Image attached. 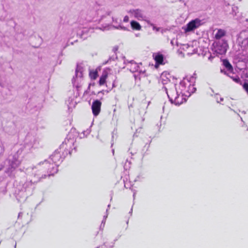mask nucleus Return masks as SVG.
<instances>
[{
    "instance_id": "25",
    "label": "nucleus",
    "mask_w": 248,
    "mask_h": 248,
    "mask_svg": "<svg viewBox=\"0 0 248 248\" xmlns=\"http://www.w3.org/2000/svg\"><path fill=\"white\" fill-rule=\"evenodd\" d=\"M225 7H224V10L226 12L227 14H229V12H231V7H230L229 3L225 2Z\"/></svg>"
},
{
    "instance_id": "12",
    "label": "nucleus",
    "mask_w": 248,
    "mask_h": 248,
    "mask_svg": "<svg viewBox=\"0 0 248 248\" xmlns=\"http://www.w3.org/2000/svg\"><path fill=\"white\" fill-rule=\"evenodd\" d=\"M128 13L133 14L134 17L138 20H145V16L143 15V11L140 9H131L128 11Z\"/></svg>"
},
{
    "instance_id": "42",
    "label": "nucleus",
    "mask_w": 248,
    "mask_h": 248,
    "mask_svg": "<svg viewBox=\"0 0 248 248\" xmlns=\"http://www.w3.org/2000/svg\"><path fill=\"white\" fill-rule=\"evenodd\" d=\"M3 168V166L1 165L0 167V171Z\"/></svg>"
},
{
    "instance_id": "47",
    "label": "nucleus",
    "mask_w": 248,
    "mask_h": 248,
    "mask_svg": "<svg viewBox=\"0 0 248 248\" xmlns=\"http://www.w3.org/2000/svg\"><path fill=\"white\" fill-rule=\"evenodd\" d=\"M112 152L113 154L114 155V149L112 150Z\"/></svg>"
},
{
    "instance_id": "24",
    "label": "nucleus",
    "mask_w": 248,
    "mask_h": 248,
    "mask_svg": "<svg viewBox=\"0 0 248 248\" xmlns=\"http://www.w3.org/2000/svg\"><path fill=\"white\" fill-rule=\"evenodd\" d=\"M98 74L97 71H93L90 72V76L93 79H95L97 77Z\"/></svg>"
},
{
    "instance_id": "4",
    "label": "nucleus",
    "mask_w": 248,
    "mask_h": 248,
    "mask_svg": "<svg viewBox=\"0 0 248 248\" xmlns=\"http://www.w3.org/2000/svg\"><path fill=\"white\" fill-rule=\"evenodd\" d=\"M33 175L34 173L40 174L41 178H46V176H50L56 173L58 171L57 167L51 164L48 160L41 162L34 167L31 168Z\"/></svg>"
},
{
    "instance_id": "39",
    "label": "nucleus",
    "mask_w": 248,
    "mask_h": 248,
    "mask_svg": "<svg viewBox=\"0 0 248 248\" xmlns=\"http://www.w3.org/2000/svg\"><path fill=\"white\" fill-rule=\"evenodd\" d=\"M132 211H133V209H132V208L131 209V210H130V211L129 213L130 214V216H131V215H132Z\"/></svg>"
},
{
    "instance_id": "10",
    "label": "nucleus",
    "mask_w": 248,
    "mask_h": 248,
    "mask_svg": "<svg viewBox=\"0 0 248 248\" xmlns=\"http://www.w3.org/2000/svg\"><path fill=\"white\" fill-rule=\"evenodd\" d=\"M82 77V67L80 66L77 65V68L76 69L75 71V77H74L72 82L73 84V86H75L76 87L77 89L80 87V86H79L78 84H76V78H81Z\"/></svg>"
},
{
    "instance_id": "35",
    "label": "nucleus",
    "mask_w": 248,
    "mask_h": 248,
    "mask_svg": "<svg viewBox=\"0 0 248 248\" xmlns=\"http://www.w3.org/2000/svg\"><path fill=\"white\" fill-rule=\"evenodd\" d=\"M170 44L171 45L173 46L174 45V39H172L171 41H170Z\"/></svg>"
},
{
    "instance_id": "5",
    "label": "nucleus",
    "mask_w": 248,
    "mask_h": 248,
    "mask_svg": "<svg viewBox=\"0 0 248 248\" xmlns=\"http://www.w3.org/2000/svg\"><path fill=\"white\" fill-rule=\"evenodd\" d=\"M24 147L21 146L16 152L13 155H10L6 162H7V168L5 172L9 175L20 164V156L24 150Z\"/></svg>"
},
{
    "instance_id": "51",
    "label": "nucleus",
    "mask_w": 248,
    "mask_h": 248,
    "mask_svg": "<svg viewBox=\"0 0 248 248\" xmlns=\"http://www.w3.org/2000/svg\"><path fill=\"white\" fill-rule=\"evenodd\" d=\"M175 43H176V45H177L178 46V44H177V41H175Z\"/></svg>"
},
{
    "instance_id": "14",
    "label": "nucleus",
    "mask_w": 248,
    "mask_h": 248,
    "mask_svg": "<svg viewBox=\"0 0 248 248\" xmlns=\"http://www.w3.org/2000/svg\"><path fill=\"white\" fill-rule=\"evenodd\" d=\"M226 32L222 29H218L215 35L216 40H221V38L226 35Z\"/></svg>"
},
{
    "instance_id": "8",
    "label": "nucleus",
    "mask_w": 248,
    "mask_h": 248,
    "mask_svg": "<svg viewBox=\"0 0 248 248\" xmlns=\"http://www.w3.org/2000/svg\"><path fill=\"white\" fill-rule=\"evenodd\" d=\"M234 59L238 62H246L248 60V49L243 48L237 51L234 55Z\"/></svg>"
},
{
    "instance_id": "57",
    "label": "nucleus",
    "mask_w": 248,
    "mask_h": 248,
    "mask_svg": "<svg viewBox=\"0 0 248 248\" xmlns=\"http://www.w3.org/2000/svg\"><path fill=\"white\" fill-rule=\"evenodd\" d=\"M246 77H247V78H248V75H247Z\"/></svg>"
},
{
    "instance_id": "22",
    "label": "nucleus",
    "mask_w": 248,
    "mask_h": 248,
    "mask_svg": "<svg viewBox=\"0 0 248 248\" xmlns=\"http://www.w3.org/2000/svg\"><path fill=\"white\" fill-rule=\"evenodd\" d=\"M238 8L236 6L231 7V12H229V14H232L233 16L236 15L237 12Z\"/></svg>"
},
{
    "instance_id": "15",
    "label": "nucleus",
    "mask_w": 248,
    "mask_h": 248,
    "mask_svg": "<svg viewBox=\"0 0 248 248\" xmlns=\"http://www.w3.org/2000/svg\"><path fill=\"white\" fill-rule=\"evenodd\" d=\"M227 76L231 78L236 83L240 84H242L239 77L237 75H235L234 73L230 72V73H228Z\"/></svg>"
},
{
    "instance_id": "1",
    "label": "nucleus",
    "mask_w": 248,
    "mask_h": 248,
    "mask_svg": "<svg viewBox=\"0 0 248 248\" xmlns=\"http://www.w3.org/2000/svg\"><path fill=\"white\" fill-rule=\"evenodd\" d=\"M196 74H194V76H191L189 79L187 78H184V79L180 82V86L181 88L180 89V93L182 94L181 96H180V94H179V92L175 87L176 85H173L172 88H170L169 92L166 87H163L171 103H174L176 105H180L183 103L184 100L186 101V99L183 97V95L185 93H183V92L186 89V85L187 84L186 82V80L188 83L195 82L196 78L194 76Z\"/></svg>"
},
{
    "instance_id": "46",
    "label": "nucleus",
    "mask_w": 248,
    "mask_h": 248,
    "mask_svg": "<svg viewBox=\"0 0 248 248\" xmlns=\"http://www.w3.org/2000/svg\"><path fill=\"white\" fill-rule=\"evenodd\" d=\"M220 100L221 101H223V98H222V97H220Z\"/></svg>"
},
{
    "instance_id": "13",
    "label": "nucleus",
    "mask_w": 248,
    "mask_h": 248,
    "mask_svg": "<svg viewBox=\"0 0 248 248\" xmlns=\"http://www.w3.org/2000/svg\"><path fill=\"white\" fill-rule=\"evenodd\" d=\"M29 140H30L29 144L32 146V147L35 146L37 144H38V140L33 136L28 135L26 138V140L27 141Z\"/></svg>"
},
{
    "instance_id": "7",
    "label": "nucleus",
    "mask_w": 248,
    "mask_h": 248,
    "mask_svg": "<svg viewBox=\"0 0 248 248\" xmlns=\"http://www.w3.org/2000/svg\"><path fill=\"white\" fill-rule=\"evenodd\" d=\"M203 24L202 20L199 18H196L190 21L186 27L183 28L186 32H190L199 28Z\"/></svg>"
},
{
    "instance_id": "27",
    "label": "nucleus",
    "mask_w": 248,
    "mask_h": 248,
    "mask_svg": "<svg viewBox=\"0 0 248 248\" xmlns=\"http://www.w3.org/2000/svg\"><path fill=\"white\" fill-rule=\"evenodd\" d=\"M196 89L193 87V85H192V87H191V84L189 83V89L187 90L188 92H190L191 93H194L196 91Z\"/></svg>"
},
{
    "instance_id": "45",
    "label": "nucleus",
    "mask_w": 248,
    "mask_h": 248,
    "mask_svg": "<svg viewBox=\"0 0 248 248\" xmlns=\"http://www.w3.org/2000/svg\"><path fill=\"white\" fill-rule=\"evenodd\" d=\"M130 153H131V155H134L135 154H136V152L133 153V152H131Z\"/></svg>"
},
{
    "instance_id": "49",
    "label": "nucleus",
    "mask_w": 248,
    "mask_h": 248,
    "mask_svg": "<svg viewBox=\"0 0 248 248\" xmlns=\"http://www.w3.org/2000/svg\"><path fill=\"white\" fill-rule=\"evenodd\" d=\"M135 193H134V194H133V198H134V199H135Z\"/></svg>"
},
{
    "instance_id": "30",
    "label": "nucleus",
    "mask_w": 248,
    "mask_h": 248,
    "mask_svg": "<svg viewBox=\"0 0 248 248\" xmlns=\"http://www.w3.org/2000/svg\"><path fill=\"white\" fill-rule=\"evenodd\" d=\"M129 20V17L127 16H126L124 18V22H127Z\"/></svg>"
},
{
    "instance_id": "52",
    "label": "nucleus",
    "mask_w": 248,
    "mask_h": 248,
    "mask_svg": "<svg viewBox=\"0 0 248 248\" xmlns=\"http://www.w3.org/2000/svg\"><path fill=\"white\" fill-rule=\"evenodd\" d=\"M149 147V144H148L147 146V148H148Z\"/></svg>"
},
{
    "instance_id": "38",
    "label": "nucleus",
    "mask_w": 248,
    "mask_h": 248,
    "mask_svg": "<svg viewBox=\"0 0 248 248\" xmlns=\"http://www.w3.org/2000/svg\"><path fill=\"white\" fill-rule=\"evenodd\" d=\"M104 90H102V91H99V92H98V94H100V93L104 94Z\"/></svg>"
},
{
    "instance_id": "23",
    "label": "nucleus",
    "mask_w": 248,
    "mask_h": 248,
    "mask_svg": "<svg viewBox=\"0 0 248 248\" xmlns=\"http://www.w3.org/2000/svg\"><path fill=\"white\" fill-rule=\"evenodd\" d=\"M5 151L3 143L0 140V156L3 155Z\"/></svg>"
},
{
    "instance_id": "28",
    "label": "nucleus",
    "mask_w": 248,
    "mask_h": 248,
    "mask_svg": "<svg viewBox=\"0 0 248 248\" xmlns=\"http://www.w3.org/2000/svg\"><path fill=\"white\" fill-rule=\"evenodd\" d=\"M142 130V125L141 126H140L139 128L137 129L136 130V132L135 133V134H134V137H137L138 135H137V134L138 133H140V132L141 130Z\"/></svg>"
},
{
    "instance_id": "36",
    "label": "nucleus",
    "mask_w": 248,
    "mask_h": 248,
    "mask_svg": "<svg viewBox=\"0 0 248 248\" xmlns=\"http://www.w3.org/2000/svg\"><path fill=\"white\" fill-rule=\"evenodd\" d=\"M214 58V57L212 56L211 55L208 57V60L210 61H212V60Z\"/></svg>"
},
{
    "instance_id": "40",
    "label": "nucleus",
    "mask_w": 248,
    "mask_h": 248,
    "mask_svg": "<svg viewBox=\"0 0 248 248\" xmlns=\"http://www.w3.org/2000/svg\"><path fill=\"white\" fill-rule=\"evenodd\" d=\"M22 216V213L20 212L18 214V217Z\"/></svg>"
},
{
    "instance_id": "16",
    "label": "nucleus",
    "mask_w": 248,
    "mask_h": 248,
    "mask_svg": "<svg viewBox=\"0 0 248 248\" xmlns=\"http://www.w3.org/2000/svg\"><path fill=\"white\" fill-rule=\"evenodd\" d=\"M155 60L156 64H163L164 60V56L162 54L157 53L155 57Z\"/></svg>"
},
{
    "instance_id": "3",
    "label": "nucleus",
    "mask_w": 248,
    "mask_h": 248,
    "mask_svg": "<svg viewBox=\"0 0 248 248\" xmlns=\"http://www.w3.org/2000/svg\"><path fill=\"white\" fill-rule=\"evenodd\" d=\"M74 144V140H65L60 147L54 151L50 156V159L55 164L54 166L57 167L58 164L62 162L68 154H71L72 150H70V148L71 145Z\"/></svg>"
},
{
    "instance_id": "18",
    "label": "nucleus",
    "mask_w": 248,
    "mask_h": 248,
    "mask_svg": "<svg viewBox=\"0 0 248 248\" xmlns=\"http://www.w3.org/2000/svg\"><path fill=\"white\" fill-rule=\"evenodd\" d=\"M131 26L133 30H140L141 29V26L136 21L133 20L130 23Z\"/></svg>"
},
{
    "instance_id": "6",
    "label": "nucleus",
    "mask_w": 248,
    "mask_h": 248,
    "mask_svg": "<svg viewBox=\"0 0 248 248\" xmlns=\"http://www.w3.org/2000/svg\"><path fill=\"white\" fill-rule=\"evenodd\" d=\"M213 46L214 52L219 55L225 54L228 48L227 42L224 39L216 40Z\"/></svg>"
},
{
    "instance_id": "48",
    "label": "nucleus",
    "mask_w": 248,
    "mask_h": 248,
    "mask_svg": "<svg viewBox=\"0 0 248 248\" xmlns=\"http://www.w3.org/2000/svg\"><path fill=\"white\" fill-rule=\"evenodd\" d=\"M144 121V118H142V119H141L142 122H143Z\"/></svg>"
},
{
    "instance_id": "11",
    "label": "nucleus",
    "mask_w": 248,
    "mask_h": 248,
    "mask_svg": "<svg viewBox=\"0 0 248 248\" xmlns=\"http://www.w3.org/2000/svg\"><path fill=\"white\" fill-rule=\"evenodd\" d=\"M101 106V102L99 100H96L93 102L92 106V109L93 113L94 116H97L100 113Z\"/></svg>"
},
{
    "instance_id": "19",
    "label": "nucleus",
    "mask_w": 248,
    "mask_h": 248,
    "mask_svg": "<svg viewBox=\"0 0 248 248\" xmlns=\"http://www.w3.org/2000/svg\"><path fill=\"white\" fill-rule=\"evenodd\" d=\"M5 131L9 135L14 134L16 132L15 126L13 125L7 126V128L5 129Z\"/></svg>"
},
{
    "instance_id": "2",
    "label": "nucleus",
    "mask_w": 248,
    "mask_h": 248,
    "mask_svg": "<svg viewBox=\"0 0 248 248\" xmlns=\"http://www.w3.org/2000/svg\"><path fill=\"white\" fill-rule=\"evenodd\" d=\"M40 174L34 173V179L26 181L22 186H19L15 191V196L19 202H24L26 199L31 195L35 188V183L41 180Z\"/></svg>"
},
{
    "instance_id": "43",
    "label": "nucleus",
    "mask_w": 248,
    "mask_h": 248,
    "mask_svg": "<svg viewBox=\"0 0 248 248\" xmlns=\"http://www.w3.org/2000/svg\"><path fill=\"white\" fill-rule=\"evenodd\" d=\"M103 224H101L100 227V229H103V228H104V227H103Z\"/></svg>"
},
{
    "instance_id": "44",
    "label": "nucleus",
    "mask_w": 248,
    "mask_h": 248,
    "mask_svg": "<svg viewBox=\"0 0 248 248\" xmlns=\"http://www.w3.org/2000/svg\"><path fill=\"white\" fill-rule=\"evenodd\" d=\"M111 59H112L113 60H114V58H112V57H111V58H110L109 59L108 61H109H109H110Z\"/></svg>"
},
{
    "instance_id": "32",
    "label": "nucleus",
    "mask_w": 248,
    "mask_h": 248,
    "mask_svg": "<svg viewBox=\"0 0 248 248\" xmlns=\"http://www.w3.org/2000/svg\"><path fill=\"white\" fill-rule=\"evenodd\" d=\"M146 22L148 25H150L151 26H154V24L152 23L149 20H147L146 21Z\"/></svg>"
},
{
    "instance_id": "21",
    "label": "nucleus",
    "mask_w": 248,
    "mask_h": 248,
    "mask_svg": "<svg viewBox=\"0 0 248 248\" xmlns=\"http://www.w3.org/2000/svg\"><path fill=\"white\" fill-rule=\"evenodd\" d=\"M107 77V74H103L101 76V77L100 78L99 80V84L101 86L105 83Z\"/></svg>"
},
{
    "instance_id": "31",
    "label": "nucleus",
    "mask_w": 248,
    "mask_h": 248,
    "mask_svg": "<svg viewBox=\"0 0 248 248\" xmlns=\"http://www.w3.org/2000/svg\"><path fill=\"white\" fill-rule=\"evenodd\" d=\"M118 49V47L117 46H115V47H113V51L115 52H116V51H117Z\"/></svg>"
},
{
    "instance_id": "29",
    "label": "nucleus",
    "mask_w": 248,
    "mask_h": 248,
    "mask_svg": "<svg viewBox=\"0 0 248 248\" xmlns=\"http://www.w3.org/2000/svg\"><path fill=\"white\" fill-rule=\"evenodd\" d=\"M114 28H116V29H122V30H126V28L124 27H122L120 25H119V26L118 27H115L114 26Z\"/></svg>"
},
{
    "instance_id": "55",
    "label": "nucleus",
    "mask_w": 248,
    "mask_h": 248,
    "mask_svg": "<svg viewBox=\"0 0 248 248\" xmlns=\"http://www.w3.org/2000/svg\"><path fill=\"white\" fill-rule=\"evenodd\" d=\"M16 248V244L15 245V248Z\"/></svg>"
},
{
    "instance_id": "34",
    "label": "nucleus",
    "mask_w": 248,
    "mask_h": 248,
    "mask_svg": "<svg viewBox=\"0 0 248 248\" xmlns=\"http://www.w3.org/2000/svg\"><path fill=\"white\" fill-rule=\"evenodd\" d=\"M153 29L154 30H155L157 31H159V28H156L154 25L153 26Z\"/></svg>"
},
{
    "instance_id": "20",
    "label": "nucleus",
    "mask_w": 248,
    "mask_h": 248,
    "mask_svg": "<svg viewBox=\"0 0 248 248\" xmlns=\"http://www.w3.org/2000/svg\"><path fill=\"white\" fill-rule=\"evenodd\" d=\"M132 61L131 62L132 64L131 67L130 69V71L132 72L138 71L140 68L139 66L136 63H132Z\"/></svg>"
},
{
    "instance_id": "54",
    "label": "nucleus",
    "mask_w": 248,
    "mask_h": 248,
    "mask_svg": "<svg viewBox=\"0 0 248 248\" xmlns=\"http://www.w3.org/2000/svg\"><path fill=\"white\" fill-rule=\"evenodd\" d=\"M27 170H30V168H28Z\"/></svg>"
},
{
    "instance_id": "53",
    "label": "nucleus",
    "mask_w": 248,
    "mask_h": 248,
    "mask_svg": "<svg viewBox=\"0 0 248 248\" xmlns=\"http://www.w3.org/2000/svg\"><path fill=\"white\" fill-rule=\"evenodd\" d=\"M110 207V204H108V207L109 208Z\"/></svg>"
},
{
    "instance_id": "33",
    "label": "nucleus",
    "mask_w": 248,
    "mask_h": 248,
    "mask_svg": "<svg viewBox=\"0 0 248 248\" xmlns=\"http://www.w3.org/2000/svg\"><path fill=\"white\" fill-rule=\"evenodd\" d=\"M220 72L222 73H224L225 75H227L228 74V73H227V72L225 70L221 69Z\"/></svg>"
},
{
    "instance_id": "50",
    "label": "nucleus",
    "mask_w": 248,
    "mask_h": 248,
    "mask_svg": "<svg viewBox=\"0 0 248 248\" xmlns=\"http://www.w3.org/2000/svg\"><path fill=\"white\" fill-rule=\"evenodd\" d=\"M90 85H91V84H89V87H88V89H90Z\"/></svg>"
},
{
    "instance_id": "37",
    "label": "nucleus",
    "mask_w": 248,
    "mask_h": 248,
    "mask_svg": "<svg viewBox=\"0 0 248 248\" xmlns=\"http://www.w3.org/2000/svg\"><path fill=\"white\" fill-rule=\"evenodd\" d=\"M105 222H106V220L103 219L102 221V223H101L102 224H103V227H104Z\"/></svg>"
},
{
    "instance_id": "9",
    "label": "nucleus",
    "mask_w": 248,
    "mask_h": 248,
    "mask_svg": "<svg viewBox=\"0 0 248 248\" xmlns=\"http://www.w3.org/2000/svg\"><path fill=\"white\" fill-rule=\"evenodd\" d=\"M238 44L241 47H245L248 45V32L246 31H241L237 38Z\"/></svg>"
},
{
    "instance_id": "41",
    "label": "nucleus",
    "mask_w": 248,
    "mask_h": 248,
    "mask_svg": "<svg viewBox=\"0 0 248 248\" xmlns=\"http://www.w3.org/2000/svg\"><path fill=\"white\" fill-rule=\"evenodd\" d=\"M107 217H108V214H107L106 216H104V218L103 219L106 220Z\"/></svg>"
},
{
    "instance_id": "56",
    "label": "nucleus",
    "mask_w": 248,
    "mask_h": 248,
    "mask_svg": "<svg viewBox=\"0 0 248 248\" xmlns=\"http://www.w3.org/2000/svg\"><path fill=\"white\" fill-rule=\"evenodd\" d=\"M113 87H114V84L113 83L112 85Z\"/></svg>"
},
{
    "instance_id": "26",
    "label": "nucleus",
    "mask_w": 248,
    "mask_h": 248,
    "mask_svg": "<svg viewBox=\"0 0 248 248\" xmlns=\"http://www.w3.org/2000/svg\"><path fill=\"white\" fill-rule=\"evenodd\" d=\"M87 31V30L86 29H84L81 31V33L79 34L81 38L85 39L87 37V35L86 34Z\"/></svg>"
},
{
    "instance_id": "17",
    "label": "nucleus",
    "mask_w": 248,
    "mask_h": 248,
    "mask_svg": "<svg viewBox=\"0 0 248 248\" xmlns=\"http://www.w3.org/2000/svg\"><path fill=\"white\" fill-rule=\"evenodd\" d=\"M223 64L226 68L227 70L229 72H232L233 70L232 65L231 64L229 61L227 59L223 60Z\"/></svg>"
}]
</instances>
